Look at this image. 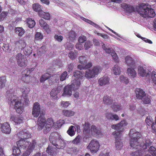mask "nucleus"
<instances>
[{
  "label": "nucleus",
  "instance_id": "nucleus-29",
  "mask_svg": "<svg viewBox=\"0 0 156 156\" xmlns=\"http://www.w3.org/2000/svg\"><path fill=\"white\" fill-rule=\"evenodd\" d=\"M103 101L104 104L110 105L113 103V100L109 96L105 95L103 98Z\"/></svg>",
  "mask_w": 156,
  "mask_h": 156
},
{
  "label": "nucleus",
  "instance_id": "nucleus-53",
  "mask_svg": "<svg viewBox=\"0 0 156 156\" xmlns=\"http://www.w3.org/2000/svg\"><path fill=\"white\" fill-rule=\"evenodd\" d=\"M78 55V52L76 51L75 52L73 51H70L69 53V56L70 58L72 59H74Z\"/></svg>",
  "mask_w": 156,
  "mask_h": 156
},
{
  "label": "nucleus",
  "instance_id": "nucleus-35",
  "mask_svg": "<svg viewBox=\"0 0 156 156\" xmlns=\"http://www.w3.org/2000/svg\"><path fill=\"white\" fill-rule=\"evenodd\" d=\"M84 76L87 79H90L94 77L92 70L90 69H87L86 71Z\"/></svg>",
  "mask_w": 156,
  "mask_h": 156
},
{
  "label": "nucleus",
  "instance_id": "nucleus-4",
  "mask_svg": "<svg viewBox=\"0 0 156 156\" xmlns=\"http://www.w3.org/2000/svg\"><path fill=\"white\" fill-rule=\"evenodd\" d=\"M129 135L131 138L130 140V146L134 148H138V147H140V139L142 136L141 134L133 129H131Z\"/></svg>",
  "mask_w": 156,
  "mask_h": 156
},
{
  "label": "nucleus",
  "instance_id": "nucleus-11",
  "mask_svg": "<svg viewBox=\"0 0 156 156\" xmlns=\"http://www.w3.org/2000/svg\"><path fill=\"white\" fill-rule=\"evenodd\" d=\"M152 143L151 140L148 137H146L145 139L144 140L143 142H141L140 144V149L142 148L143 149H146L147 147L150 146Z\"/></svg>",
  "mask_w": 156,
  "mask_h": 156
},
{
  "label": "nucleus",
  "instance_id": "nucleus-13",
  "mask_svg": "<svg viewBox=\"0 0 156 156\" xmlns=\"http://www.w3.org/2000/svg\"><path fill=\"white\" fill-rule=\"evenodd\" d=\"M16 144L18 147L21 148H25L28 147L30 144V143L25 140L20 139L19 141L16 142Z\"/></svg>",
  "mask_w": 156,
  "mask_h": 156
},
{
  "label": "nucleus",
  "instance_id": "nucleus-9",
  "mask_svg": "<svg viewBox=\"0 0 156 156\" xmlns=\"http://www.w3.org/2000/svg\"><path fill=\"white\" fill-rule=\"evenodd\" d=\"M46 119L43 114H40L38 117L37 121L38 129L41 130L43 129L45 124Z\"/></svg>",
  "mask_w": 156,
  "mask_h": 156
},
{
  "label": "nucleus",
  "instance_id": "nucleus-34",
  "mask_svg": "<svg viewBox=\"0 0 156 156\" xmlns=\"http://www.w3.org/2000/svg\"><path fill=\"white\" fill-rule=\"evenodd\" d=\"M39 16L47 20H49L50 18V13L48 12H46L43 11L41 12V13H39Z\"/></svg>",
  "mask_w": 156,
  "mask_h": 156
},
{
  "label": "nucleus",
  "instance_id": "nucleus-26",
  "mask_svg": "<svg viewBox=\"0 0 156 156\" xmlns=\"http://www.w3.org/2000/svg\"><path fill=\"white\" fill-rule=\"evenodd\" d=\"M59 80V78L56 75H54L52 76H50L49 78L48 83L50 86H51L57 82Z\"/></svg>",
  "mask_w": 156,
  "mask_h": 156
},
{
  "label": "nucleus",
  "instance_id": "nucleus-14",
  "mask_svg": "<svg viewBox=\"0 0 156 156\" xmlns=\"http://www.w3.org/2000/svg\"><path fill=\"white\" fill-rule=\"evenodd\" d=\"M135 93L137 98L140 100H142L146 95V94L143 90L141 88L136 89Z\"/></svg>",
  "mask_w": 156,
  "mask_h": 156
},
{
  "label": "nucleus",
  "instance_id": "nucleus-63",
  "mask_svg": "<svg viewBox=\"0 0 156 156\" xmlns=\"http://www.w3.org/2000/svg\"><path fill=\"white\" fill-rule=\"evenodd\" d=\"M24 52L26 55H30L31 53V48L30 47H28L25 48Z\"/></svg>",
  "mask_w": 156,
  "mask_h": 156
},
{
  "label": "nucleus",
  "instance_id": "nucleus-57",
  "mask_svg": "<svg viewBox=\"0 0 156 156\" xmlns=\"http://www.w3.org/2000/svg\"><path fill=\"white\" fill-rule=\"evenodd\" d=\"M43 36L41 33L37 32L35 35V40L36 41H40L42 39Z\"/></svg>",
  "mask_w": 156,
  "mask_h": 156
},
{
  "label": "nucleus",
  "instance_id": "nucleus-33",
  "mask_svg": "<svg viewBox=\"0 0 156 156\" xmlns=\"http://www.w3.org/2000/svg\"><path fill=\"white\" fill-rule=\"evenodd\" d=\"M83 74L81 71L76 70L73 73V76L76 79L83 80Z\"/></svg>",
  "mask_w": 156,
  "mask_h": 156
},
{
  "label": "nucleus",
  "instance_id": "nucleus-23",
  "mask_svg": "<svg viewBox=\"0 0 156 156\" xmlns=\"http://www.w3.org/2000/svg\"><path fill=\"white\" fill-rule=\"evenodd\" d=\"M80 84V80L79 79H76L73 81L70 86L73 90H75L79 88Z\"/></svg>",
  "mask_w": 156,
  "mask_h": 156
},
{
  "label": "nucleus",
  "instance_id": "nucleus-7",
  "mask_svg": "<svg viewBox=\"0 0 156 156\" xmlns=\"http://www.w3.org/2000/svg\"><path fill=\"white\" fill-rule=\"evenodd\" d=\"M41 111L40 104L36 102L34 104L32 111V115L35 117H37L39 115Z\"/></svg>",
  "mask_w": 156,
  "mask_h": 156
},
{
  "label": "nucleus",
  "instance_id": "nucleus-41",
  "mask_svg": "<svg viewBox=\"0 0 156 156\" xmlns=\"http://www.w3.org/2000/svg\"><path fill=\"white\" fill-rule=\"evenodd\" d=\"M20 147H17L14 146L12 149L13 153L12 154L15 156H19L20 153Z\"/></svg>",
  "mask_w": 156,
  "mask_h": 156
},
{
  "label": "nucleus",
  "instance_id": "nucleus-21",
  "mask_svg": "<svg viewBox=\"0 0 156 156\" xmlns=\"http://www.w3.org/2000/svg\"><path fill=\"white\" fill-rule=\"evenodd\" d=\"M39 24L40 26L42 27L44 29L46 32L48 34L51 31V30L48 27V26L47 23L45 22L42 19H41L39 21Z\"/></svg>",
  "mask_w": 156,
  "mask_h": 156
},
{
  "label": "nucleus",
  "instance_id": "nucleus-28",
  "mask_svg": "<svg viewBox=\"0 0 156 156\" xmlns=\"http://www.w3.org/2000/svg\"><path fill=\"white\" fill-rule=\"evenodd\" d=\"M42 6L38 3H35L32 5V8L34 10L37 12L38 15L39 13L42 12V9L41 8Z\"/></svg>",
  "mask_w": 156,
  "mask_h": 156
},
{
  "label": "nucleus",
  "instance_id": "nucleus-10",
  "mask_svg": "<svg viewBox=\"0 0 156 156\" xmlns=\"http://www.w3.org/2000/svg\"><path fill=\"white\" fill-rule=\"evenodd\" d=\"M0 129L2 132L6 134H9L11 132V129L10 125L8 122H4L1 124Z\"/></svg>",
  "mask_w": 156,
  "mask_h": 156
},
{
  "label": "nucleus",
  "instance_id": "nucleus-18",
  "mask_svg": "<svg viewBox=\"0 0 156 156\" xmlns=\"http://www.w3.org/2000/svg\"><path fill=\"white\" fill-rule=\"evenodd\" d=\"M126 62L128 67H135V63L134 60L130 56H127L125 58Z\"/></svg>",
  "mask_w": 156,
  "mask_h": 156
},
{
  "label": "nucleus",
  "instance_id": "nucleus-55",
  "mask_svg": "<svg viewBox=\"0 0 156 156\" xmlns=\"http://www.w3.org/2000/svg\"><path fill=\"white\" fill-rule=\"evenodd\" d=\"M79 62L82 64H86L87 63V58L85 56H81L79 57Z\"/></svg>",
  "mask_w": 156,
  "mask_h": 156
},
{
  "label": "nucleus",
  "instance_id": "nucleus-44",
  "mask_svg": "<svg viewBox=\"0 0 156 156\" xmlns=\"http://www.w3.org/2000/svg\"><path fill=\"white\" fill-rule=\"evenodd\" d=\"M138 71L139 74L142 77L145 76H147L146 70L144 69L142 67H140L138 68Z\"/></svg>",
  "mask_w": 156,
  "mask_h": 156
},
{
  "label": "nucleus",
  "instance_id": "nucleus-42",
  "mask_svg": "<svg viewBox=\"0 0 156 156\" xmlns=\"http://www.w3.org/2000/svg\"><path fill=\"white\" fill-rule=\"evenodd\" d=\"M144 104H149L151 103V98L150 96L147 95L145 96L142 99Z\"/></svg>",
  "mask_w": 156,
  "mask_h": 156
},
{
  "label": "nucleus",
  "instance_id": "nucleus-24",
  "mask_svg": "<svg viewBox=\"0 0 156 156\" xmlns=\"http://www.w3.org/2000/svg\"><path fill=\"white\" fill-rule=\"evenodd\" d=\"M62 87H61L53 89L50 93L51 96L54 98H57V95L58 93H60Z\"/></svg>",
  "mask_w": 156,
  "mask_h": 156
},
{
  "label": "nucleus",
  "instance_id": "nucleus-30",
  "mask_svg": "<svg viewBox=\"0 0 156 156\" xmlns=\"http://www.w3.org/2000/svg\"><path fill=\"white\" fill-rule=\"evenodd\" d=\"M31 72V71L29 69H26L22 72V79L23 81L25 82H27L25 79L26 77H28L30 75Z\"/></svg>",
  "mask_w": 156,
  "mask_h": 156
},
{
  "label": "nucleus",
  "instance_id": "nucleus-25",
  "mask_svg": "<svg viewBox=\"0 0 156 156\" xmlns=\"http://www.w3.org/2000/svg\"><path fill=\"white\" fill-rule=\"evenodd\" d=\"M72 88L70 85H67L64 88V92L62 94L63 96H70L72 95Z\"/></svg>",
  "mask_w": 156,
  "mask_h": 156
},
{
  "label": "nucleus",
  "instance_id": "nucleus-37",
  "mask_svg": "<svg viewBox=\"0 0 156 156\" xmlns=\"http://www.w3.org/2000/svg\"><path fill=\"white\" fill-rule=\"evenodd\" d=\"M6 81L7 80L5 76H3L0 77V89L3 88L5 86Z\"/></svg>",
  "mask_w": 156,
  "mask_h": 156
},
{
  "label": "nucleus",
  "instance_id": "nucleus-54",
  "mask_svg": "<svg viewBox=\"0 0 156 156\" xmlns=\"http://www.w3.org/2000/svg\"><path fill=\"white\" fill-rule=\"evenodd\" d=\"M92 46V42L90 41H87L85 42L84 47L85 50H87L91 48Z\"/></svg>",
  "mask_w": 156,
  "mask_h": 156
},
{
  "label": "nucleus",
  "instance_id": "nucleus-3",
  "mask_svg": "<svg viewBox=\"0 0 156 156\" xmlns=\"http://www.w3.org/2000/svg\"><path fill=\"white\" fill-rule=\"evenodd\" d=\"M136 10L140 16L144 18H153L155 15L154 9H149L147 5L144 3L136 7Z\"/></svg>",
  "mask_w": 156,
  "mask_h": 156
},
{
  "label": "nucleus",
  "instance_id": "nucleus-36",
  "mask_svg": "<svg viewBox=\"0 0 156 156\" xmlns=\"http://www.w3.org/2000/svg\"><path fill=\"white\" fill-rule=\"evenodd\" d=\"M113 72L114 74L115 75H119L121 73L120 69L118 65H115L113 67Z\"/></svg>",
  "mask_w": 156,
  "mask_h": 156
},
{
  "label": "nucleus",
  "instance_id": "nucleus-19",
  "mask_svg": "<svg viewBox=\"0 0 156 156\" xmlns=\"http://www.w3.org/2000/svg\"><path fill=\"white\" fill-rule=\"evenodd\" d=\"M25 38V37L21 38L19 40L16 41V44L18 46L19 48L21 50L24 49L26 46L27 44Z\"/></svg>",
  "mask_w": 156,
  "mask_h": 156
},
{
  "label": "nucleus",
  "instance_id": "nucleus-45",
  "mask_svg": "<svg viewBox=\"0 0 156 156\" xmlns=\"http://www.w3.org/2000/svg\"><path fill=\"white\" fill-rule=\"evenodd\" d=\"M55 149L48 146L46 150V152L51 156H55L56 153L54 151Z\"/></svg>",
  "mask_w": 156,
  "mask_h": 156
},
{
  "label": "nucleus",
  "instance_id": "nucleus-15",
  "mask_svg": "<svg viewBox=\"0 0 156 156\" xmlns=\"http://www.w3.org/2000/svg\"><path fill=\"white\" fill-rule=\"evenodd\" d=\"M110 79L108 76H104L100 78L98 80V83L101 86H105L109 84Z\"/></svg>",
  "mask_w": 156,
  "mask_h": 156
},
{
  "label": "nucleus",
  "instance_id": "nucleus-47",
  "mask_svg": "<svg viewBox=\"0 0 156 156\" xmlns=\"http://www.w3.org/2000/svg\"><path fill=\"white\" fill-rule=\"evenodd\" d=\"M22 92V97H25L27 96V94L30 91V89L29 87H23L21 90Z\"/></svg>",
  "mask_w": 156,
  "mask_h": 156
},
{
  "label": "nucleus",
  "instance_id": "nucleus-59",
  "mask_svg": "<svg viewBox=\"0 0 156 156\" xmlns=\"http://www.w3.org/2000/svg\"><path fill=\"white\" fill-rule=\"evenodd\" d=\"M111 55L113 57V59L114 60L115 62H119V60L118 58V57L117 55L116 54L115 52V51H112L111 54Z\"/></svg>",
  "mask_w": 156,
  "mask_h": 156
},
{
  "label": "nucleus",
  "instance_id": "nucleus-1",
  "mask_svg": "<svg viewBox=\"0 0 156 156\" xmlns=\"http://www.w3.org/2000/svg\"><path fill=\"white\" fill-rule=\"evenodd\" d=\"M126 125V122L125 120H123L120 123L116 124H113L111 126V128L114 129L116 131L113 132L112 134L115 136V146L116 148L118 150H120L122 147V143L121 142V140L119 139L120 137V135L122 132L124 130L123 128L124 126Z\"/></svg>",
  "mask_w": 156,
  "mask_h": 156
},
{
  "label": "nucleus",
  "instance_id": "nucleus-46",
  "mask_svg": "<svg viewBox=\"0 0 156 156\" xmlns=\"http://www.w3.org/2000/svg\"><path fill=\"white\" fill-rule=\"evenodd\" d=\"M62 114L65 116L69 117L73 115L74 112L70 110H65L62 111Z\"/></svg>",
  "mask_w": 156,
  "mask_h": 156
},
{
  "label": "nucleus",
  "instance_id": "nucleus-50",
  "mask_svg": "<svg viewBox=\"0 0 156 156\" xmlns=\"http://www.w3.org/2000/svg\"><path fill=\"white\" fill-rule=\"evenodd\" d=\"M112 108L114 111L115 112L120 111L122 109V107L121 105H115V103L112 105Z\"/></svg>",
  "mask_w": 156,
  "mask_h": 156
},
{
  "label": "nucleus",
  "instance_id": "nucleus-17",
  "mask_svg": "<svg viewBox=\"0 0 156 156\" xmlns=\"http://www.w3.org/2000/svg\"><path fill=\"white\" fill-rule=\"evenodd\" d=\"M121 7L127 12L132 13L135 11V8L130 5L123 3L121 5Z\"/></svg>",
  "mask_w": 156,
  "mask_h": 156
},
{
  "label": "nucleus",
  "instance_id": "nucleus-20",
  "mask_svg": "<svg viewBox=\"0 0 156 156\" xmlns=\"http://www.w3.org/2000/svg\"><path fill=\"white\" fill-rule=\"evenodd\" d=\"M18 135L20 138L22 140L28 139L31 137V134L28 131L25 132L22 130L18 134Z\"/></svg>",
  "mask_w": 156,
  "mask_h": 156
},
{
  "label": "nucleus",
  "instance_id": "nucleus-27",
  "mask_svg": "<svg viewBox=\"0 0 156 156\" xmlns=\"http://www.w3.org/2000/svg\"><path fill=\"white\" fill-rule=\"evenodd\" d=\"M10 119L15 123L18 124L22 122L23 118L18 116L12 115L11 116Z\"/></svg>",
  "mask_w": 156,
  "mask_h": 156
},
{
  "label": "nucleus",
  "instance_id": "nucleus-31",
  "mask_svg": "<svg viewBox=\"0 0 156 156\" xmlns=\"http://www.w3.org/2000/svg\"><path fill=\"white\" fill-rule=\"evenodd\" d=\"M105 116L107 119L112 120H115V121H117L119 119V117L116 114L113 115L112 113L110 112L106 113Z\"/></svg>",
  "mask_w": 156,
  "mask_h": 156
},
{
  "label": "nucleus",
  "instance_id": "nucleus-8",
  "mask_svg": "<svg viewBox=\"0 0 156 156\" xmlns=\"http://www.w3.org/2000/svg\"><path fill=\"white\" fill-rule=\"evenodd\" d=\"M36 144V140H33L31 143H30V144L28 147H27V150L25 152H24L23 156H28L34 150L35 145Z\"/></svg>",
  "mask_w": 156,
  "mask_h": 156
},
{
  "label": "nucleus",
  "instance_id": "nucleus-62",
  "mask_svg": "<svg viewBox=\"0 0 156 156\" xmlns=\"http://www.w3.org/2000/svg\"><path fill=\"white\" fill-rule=\"evenodd\" d=\"M52 127L49 126L48 124H46L43 130V132L44 134H47L51 130Z\"/></svg>",
  "mask_w": 156,
  "mask_h": 156
},
{
  "label": "nucleus",
  "instance_id": "nucleus-60",
  "mask_svg": "<svg viewBox=\"0 0 156 156\" xmlns=\"http://www.w3.org/2000/svg\"><path fill=\"white\" fill-rule=\"evenodd\" d=\"M151 79L154 86H156V72L153 71L151 73Z\"/></svg>",
  "mask_w": 156,
  "mask_h": 156
},
{
  "label": "nucleus",
  "instance_id": "nucleus-39",
  "mask_svg": "<svg viewBox=\"0 0 156 156\" xmlns=\"http://www.w3.org/2000/svg\"><path fill=\"white\" fill-rule=\"evenodd\" d=\"M74 129H76V127L73 126L72 125L70 126L68 130L67 131V133L70 136H73L75 134V133Z\"/></svg>",
  "mask_w": 156,
  "mask_h": 156
},
{
  "label": "nucleus",
  "instance_id": "nucleus-49",
  "mask_svg": "<svg viewBox=\"0 0 156 156\" xmlns=\"http://www.w3.org/2000/svg\"><path fill=\"white\" fill-rule=\"evenodd\" d=\"M145 122L149 126H151L154 123L153 119L151 117L149 116H147L145 119Z\"/></svg>",
  "mask_w": 156,
  "mask_h": 156
},
{
  "label": "nucleus",
  "instance_id": "nucleus-51",
  "mask_svg": "<svg viewBox=\"0 0 156 156\" xmlns=\"http://www.w3.org/2000/svg\"><path fill=\"white\" fill-rule=\"evenodd\" d=\"M50 76V75L48 73H45L42 75L40 79V82H43L45 80L49 79Z\"/></svg>",
  "mask_w": 156,
  "mask_h": 156
},
{
  "label": "nucleus",
  "instance_id": "nucleus-5",
  "mask_svg": "<svg viewBox=\"0 0 156 156\" xmlns=\"http://www.w3.org/2000/svg\"><path fill=\"white\" fill-rule=\"evenodd\" d=\"M100 145L98 140H91L87 146L92 153H95L98 151Z\"/></svg>",
  "mask_w": 156,
  "mask_h": 156
},
{
  "label": "nucleus",
  "instance_id": "nucleus-22",
  "mask_svg": "<svg viewBox=\"0 0 156 156\" xmlns=\"http://www.w3.org/2000/svg\"><path fill=\"white\" fill-rule=\"evenodd\" d=\"M136 66L134 67L128 68L127 70V73L128 75L131 77L134 78L136 76V73L135 70L136 69Z\"/></svg>",
  "mask_w": 156,
  "mask_h": 156
},
{
  "label": "nucleus",
  "instance_id": "nucleus-43",
  "mask_svg": "<svg viewBox=\"0 0 156 156\" xmlns=\"http://www.w3.org/2000/svg\"><path fill=\"white\" fill-rule=\"evenodd\" d=\"M27 23L29 28H33L35 24V22L34 20H32L31 18H28L27 19Z\"/></svg>",
  "mask_w": 156,
  "mask_h": 156
},
{
  "label": "nucleus",
  "instance_id": "nucleus-58",
  "mask_svg": "<svg viewBox=\"0 0 156 156\" xmlns=\"http://www.w3.org/2000/svg\"><path fill=\"white\" fill-rule=\"evenodd\" d=\"M68 76L67 72L65 71L62 73L60 76V81H62L65 80L66 79V77Z\"/></svg>",
  "mask_w": 156,
  "mask_h": 156
},
{
  "label": "nucleus",
  "instance_id": "nucleus-48",
  "mask_svg": "<svg viewBox=\"0 0 156 156\" xmlns=\"http://www.w3.org/2000/svg\"><path fill=\"white\" fill-rule=\"evenodd\" d=\"M143 152V151L142 150H137L133 152L130 155V156H142Z\"/></svg>",
  "mask_w": 156,
  "mask_h": 156
},
{
  "label": "nucleus",
  "instance_id": "nucleus-61",
  "mask_svg": "<svg viewBox=\"0 0 156 156\" xmlns=\"http://www.w3.org/2000/svg\"><path fill=\"white\" fill-rule=\"evenodd\" d=\"M120 81L121 82H123L127 84L129 83V81L127 77H125L124 76L121 75L120 77Z\"/></svg>",
  "mask_w": 156,
  "mask_h": 156
},
{
  "label": "nucleus",
  "instance_id": "nucleus-52",
  "mask_svg": "<svg viewBox=\"0 0 156 156\" xmlns=\"http://www.w3.org/2000/svg\"><path fill=\"white\" fill-rule=\"evenodd\" d=\"M17 64L20 66V67H26L27 64H26V58H23L21 60H20L19 61H18L17 62Z\"/></svg>",
  "mask_w": 156,
  "mask_h": 156
},
{
  "label": "nucleus",
  "instance_id": "nucleus-2",
  "mask_svg": "<svg viewBox=\"0 0 156 156\" xmlns=\"http://www.w3.org/2000/svg\"><path fill=\"white\" fill-rule=\"evenodd\" d=\"M49 140L52 144L58 149H63L66 145V142L61 138L56 132L52 133L49 137Z\"/></svg>",
  "mask_w": 156,
  "mask_h": 156
},
{
  "label": "nucleus",
  "instance_id": "nucleus-12",
  "mask_svg": "<svg viewBox=\"0 0 156 156\" xmlns=\"http://www.w3.org/2000/svg\"><path fill=\"white\" fill-rule=\"evenodd\" d=\"M10 101L12 103H13V102H15V104L14 106V108L15 109H16L17 108L20 107H23L22 105V101L20 99H19L16 96L13 95V97H12L10 99Z\"/></svg>",
  "mask_w": 156,
  "mask_h": 156
},
{
  "label": "nucleus",
  "instance_id": "nucleus-38",
  "mask_svg": "<svg viewBox=\"0 0 156 156\" xmlns=\"http://www.w3.org/2000/svg\"><path fill=\"white\" fill-rule=\"evenodd\" d=\"M76 34L74 31L71 30L66 35V37L71 40H74L75 39Z\"/></svg>",
  "mask_w": 156,
  "mask_h": 156
},
{
  "label": "nucleus",
  "instance_id": "nucleus-64",
  "mask_svg": "<svg viewBox=\"0 0 156 156\" xmlns=\"http://www.w3.org/2000/svg\"><path fill=\"white\" fill-rule=\"evenodd\" d=\"M86 36L85 35H81L79 37L78 39V41L79 43H82L84 42L87 40Z\"/></svg>",
  "mask_w": 156,
  "mask_h": 156
},
{
  "label": "nucleus",
  "instance_id": "nucleus-32",
  "mask_svg": "<svg viewBox=\"0 0 156 156\" xmlns=\"http://www.w3.org/2000/svg\"><path fill=\"white\" fill-rule=\"evenodd\" d=\"M15 32L16 34L20 37L22 36L25 33V30L22 27H18L15 29Z\"/></svg>",
  "mask_w": 156,
  "mask_h": 156
},
{
  "label": "nucleus",
  "instance_id": "nucleus-56",
  "mask_svg": "<svg viewBox=\"0 0 156 156\" xmlns=\"http://www.w3.org/2000/svg\"><path fill=\"white\" fill-rule=\"evenodd\" d=\"M149 152L153 156H156V148L151 146L149 148Z\"/></svg>",
  "mask_w": 156,
  "mask_h": 156
},
{
  "label": "nucleus",
  "instance_id": "nucleus-6",
  "mask_svg": "<svg viewBox=\"0 0 156 156\" xmlns=\"http://www.w3.org/2000/svg\"><path fill=\"white\" fill-rule=\"evenodd\" d=\"M90 124L88 122H85L84 124L83 125V133L84 135V139L85 137L86 139H87L91 137L90 133Z\"/></svg>",
  "mask_w": 156,
  "mask_h": 156
},
{
  "label": "nucleus",
  "instance_id": "nucleus-16",
  "mask_svg": "<svg viewBox=\"0 0 156 156\" xmlns=\"http://www.w3.org/2000/svg\"><path fill=\"white\" fill-rule=\"evenodd\" d=\"M90 133L91 135L96 136L101 135V132L96 126L92 125L90 127Z\"/></svg>",
  "mask_w": 156,
  "mask_h": 156
},
{
  "label": "nucleus",
  "instance_id": "nucleus-40",
  "mask_svg": "<svg viewBox=\"0 0 156 156\" xmlns=\"http://www.w3.org/2000/svg\"><path fill=\"white\" fill-rule=\"evenodd\" d=\"M102 70V68L101 66H94L92 70L93 73L94 75V77L96 75H98L99 73Z\"/></svg>",
  "mask_w": 156,
  "mask_h": 156
}]
</instances>
